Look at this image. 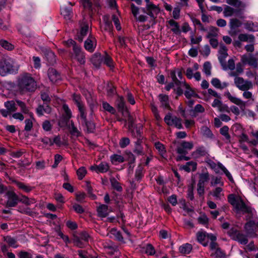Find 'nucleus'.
I'll return each instance as SVG.
<instances>
[{
  "label": "nucleus",
  "instance_id": "obj_5",
  "mask_svg": "<svg viewBox=\"0 0 258 258\" xmlns=\"http://www.w3.org/2000/svg\"><path fill=\"white\" fill-rule=\"evenodd\" d=\"M234 84L236 87L241 91H247L252 89L253 83L249 80H245L242 77H235Z\"/></svg>",
  "mask_w": 258,
  "mask_h": 258
},
{
  "label": "nucleus",
  "instance_id": "obj_34",
  "mask_svg": "<svg viewBox=\"0 0 258 258\" xmlns=\"http://www.w3.org/2000/svg\"><path fill=\"white\" fill-rule=\"evenodd\" d=\"M108 206L106 205H101L97 208L98 216L102 218H105L108 215Z\"/></svg>",
  "mask_w": 258,
  "mask_h": 258
},
{
  "label": "nucleus",
  "instance_id": "obj_42",
  "mask_svg": "<svg viewBox=\"0 0 258 258\" xmlns=\"http://www.w3.org/2000/svg\"><path fill=\"white\" fill-rule=\"evenodd\" d=\"M209 238L211 240V242L210 244V248L212 250H216L217 248H219L218 247V244L217 242H216V240L217 239L216 237L212 233L209 235Z\"/></svg>",
  "mask_w": 258,
  "mask_h": 258
},
{
  "label": "nucleus",
  "instance_id": "obj_50",
  "mask_svg": "<svg viewBox=\"0 0 258 258\" xmlns=\"http://www.w3.org/2000/svg\"><path fill=\"white\" fill-rule=\"evenodd\" d=\"M195 153L198 155L199 156H209L208 152L207 151L205 147L204 146H200L197 148Z\"/></svg>",
  "mask_w": 258,
  "mask_h": 258
},
{
  "label": "nucleus",
  "instance_id": "obj_39",
  "mask_svg": "<svg viewBox=\"0 0 258 258\" xmlns=\"http://www.w3.org/2000/svg\"><path fill=\"white\" fill-rule=\"evenodd\" d=\"M19 202H21L27 206H29L31 204L36 203V200L34 199L29 198L28 197L23 195L19 197Z\"/></svg>",
  "mask_w": 258,
  "mask_h": 258
},
{
  "label": "nucleus",
  "instance_id": "obj_60",
  "mask_svg": "<svg viewBox=\"0 0 258 258\" xmlns=\"http://www.w3.org/2000/svg\"><path fill=\"white\" fill-rule=\"evenodd\" d=\"M45 57L47 59L48 61L52 64L55 61V55L53 52L50 50L47 51L45 53Z\"/></svg>",
  "mask_w": 258,
  "mask_h": 258
},
{
  "label": "nucleus",
  "instance_id": "obj_20",
  "mask_svg": "<svg viewBox=\"0 0 258 258\" xmlns=\"http://www.w3.org/2000/svg\"><path fill=\"white\" fill-rule=\"evenodd\" d=\"M225 95L231 102L240 106L241 108L245 107V104L242 100L236 97L232 96L229 91L225 93Z\"/></svg>",
  "mask_w": 258,
  "mask_h": 258
},
{
  "label": "nucleus",
  "instance_id": "obj_47",
  "mask_svg": "<svg viewBox=\"0 0 258 258\" xmlns=\"http://www.w3.org/2000/svg\"><path fill=\"white\" fill-rule=\"evenodd\" d=\"M168 24L172 27L171 30L175 34H178L179 32V26L177 22L171 19L168 21Z\"/></svg>",
  "mask_w": 258,
  "mask_h": 258
},
{
  "label": "nucleus",
  "instance_id": "obj_8",
  "mask_svg": "<svg viewBox=\"0 0 258 258\" xmlns=\"http://www.w3.org/2000/svg\"><path fill=\"white\" fill-rule=\"evenodd\" d=\"M244 229L246 234L250 237H255L257 234L256 233V224L254 221L250 220L246 222Z\"/></svg>",
  "mask_w": 258,
  "mask_h": 258
},
{
  "label": "nucleus",
  "instance_id": "obj_55",
  "mask_svg": "<svg viewBox=\"0 0 258 258\" xmlns=\"http://www.w3.org/2000/svg\"><path fill=\"white\" fill-rule=\"evenodd\" d=\"M235 11L233 8L226 5L224 9L223 14L225 17H230L233 15Z\"/></svg>",
  "mask_w": 258,
  "mask_h": 258
},
{
  "label": "nucleus",
  "instance_id": "obj_56",
  "mask_svg": "<svg viewBox=\"0 0 258 258\" xmlns=\"http://www.w3.org/2000/svg\"><path fill=\"white\" fill-rule=\"evenodd\" d=\"M151 109L152 110V113L154 114V116L157 121H160L161 120V118L159 113L157 107L155 106L154 103H151Z\"/></svg>",
  "mask_w": 258,
  "mask_h": 258
},
{
  "label": "nucleus",
  "instance_id": "obj_30",
  "mask_svg": "<svg viewBox=\"0 0 258 258\" xmlns=\"http://www.w3.org/2000/svg\"><path fill=\"white\" fill-rule=\"evenodd\" d=\"M219 29L216 27L210 26L209 28V32H208L206 37L208 38H216L218 36Z\"/></svg>",
  "mask_w": 258,
  "mask_h": 258
},
{
  "label": "nucleus",
  "instance_id": "obj_54",
  "mask_svg": "<svg viewBox=\"0 0 258 258\" xmlns=\"http://www.w3.org/2000/svg\"><path fill=\"white\" fill-rule=\"evenodd\" d=\"M201 130L203 135L207 138H211L213 136L212 131L206 126H202Z\"/></svg>",
  "mask_w": 258,
  "mask_h": 258
},
{
  "label": "nucleus",
  "instance_id": "obj_62",
  "mask_svg": "<svg viewBox=\"0 0 258 258\" xmlns=\"http://www.w3.org/2000/svg\"><path fill=\"white\" fill-rule=\"evenodd\" d=\"M126 160L128 163H134L136 161L135 156L131 151H125Z\"/></svg>",
  "mask_w": 258,
  "mask_h": 258
},
{
  "label": "nucleus",
  "instance_id": "obj_24",
  "mask_svg": "<svg viewBox=\"0 0 258 258\" xmlns=\"http://www.w3.org/2000/svg\"><path fill=\"white\" fill-rule=\"evenodd\" d=\"M83 123L82 124H84L86 128V132L87 133H94L96 130L95 123L93 121H89L87 118L86 120H83Z\"/></svg>",
  "mask_w": 258,
  "mask_h": 258
},
{
  "label": "nucleus",
  "instance_id": "obj_53",
  "mask_svg": "<svg viewBox=\"0 0 258 258\" xmlns=\"http://www.w3.org/2000/svg\"><path fill=\"white\" fill-rule=\"evenodd\" d=\"M229 127L227 125H225L221 127L220 130V133L223 136L226 140L228 141H230V136L229 134Z\"/></svg>",
  "mask_w": 258,
  "mask_h": 258
},
{
  "label": "nucleus",
  "instance_id": "obj_52",
  "mask_svg": "<svg viewBox=\"0 0 258 258\" xmlns=\"http://www.w3.org/2000/svg\"><path fill=\"white\" fill-rule=\"evenodd\" d=\"M110 183L112 187L118 191H121L122 190V187L120 186V183L117 181V180L114 178H111Z\"/></svg>",
  "mask_w": 258,
  "mask_h": 258
},
{
  "label": "nucleus",
  "instance_id": "obj_27",
  "mask_svg": "<svg viewBox=\"0 0 258 258\" xmlns=\"http://www.w3.org/2000/svg\"><path fill=\"white\" fill-rule=\"evenodd\" d=\"M238 39L241 42H249L250 43H253L255 40V37L252 34H240L238 35Z\"/></svg>",
  "mask_w": 258,
  "mask_h": 258
},
{
  "label": "nucleus",
  "instance_id": "obj_7",
  "mask_svg": "<svg viewBox=\"0 0 258 258\" xmlns=\"http://www.w3.org/2000/svg\"><path fill=\"white\" fill-rule=\"evenodd\" d=\"M73 51L72 58L76 59L81 64H84L85 63V56L81 46L80 45L75 46L73 48Z\"/></svg>",
  "mask_w": 258,
  "mask_h": 258
},
{
  "label": "nucleus",
  "instance_id": "obj_21",
  "mask_svg": "<svg viewBox=\"0 0 258 258\" xmlns=\"http://www.w3.org/2000/svg\"><path fill=\"white\" fill-rule=\"evenodd\" d=\"M159 99L161 104V107L164 109L171 110L169 101V97L168 95L160 94L159 95Z\"/></svg>",
  "mask_w": 258,
  "mask_h": 258
},
{
  "label": "nucleus",
  "instance_id": "obj_63",
  "mask_svg": "<svg viewBox=\"0 0 258 258\" xmlns=\"http://www.w3.org/2000/svg\"><path fill=\"white\" fill-rule=\"evenodd\" d=\"M211 185H216L219 184L220 186L224 185V182L222 180V177L220 176L214 177L211 182Z\"/></svg>",
  "mask_w": 258,
  "mask_h": 258
},
{
  "label": "nucleus",
  "instance_id": "obj_49",
  "mask_svg": "<svg viewBox=\"0 0 258 258\" xmlns=\"http://www.w3.org/2000/svg\"><path fill=\"white\" fill-rule=\"evenodd\" d=\"M242 25V22L236 18H233L230 20L229 27L238 29Z\"/></svg>",
  "mask_w": 258,
  "mask_h": 258
},
{
  "label": "nucleus",
  "instance_id": "obj_59",
  "mask_svg": "<svg viewBox=\"0 0 258 258\" xmlns=\"http://www.w3.org/2000/svg\"><path fill=\"white\" fill-rule=\"evenodd\" d=\"M209 179V174L208 172L202 173L200 175L199 184L205 185V182Z\"/></svg>",
  "mask_w": 258,
  "mask_h": 258
},
{
  "label": "nucleus",
  "instance_id": "obj_14",
  "mask_svg": "<svg viewBox=\"0 0 258 258\" xmlns=\"http://www.w3.org/2000/svg\"><path fill=\"white\" fill-rule=\"evenodd\" d=\"M210 234L206 232L199 231L197 233V240L204 246H207L208 244V239H209V235Z\"/></svg>",
  "mask_w": 258,
  "mask_h": 258
},
{
  "label": "nucleus",
  "instance_id": "obj_3",
  "mask_svg": "<svg viewBox=\"0 0 258 258\" xmlns=\"http://www.w3.org/2000/svg\"><path fill=\"white\" fill-rule=\"evenodd\" d=\"M19 66L16 61L9 56H4L0 59V75L5 77L8 74L18 73Z\"/></svg>",
  "mask_w": 258,
  "mask_h": 258
},
{
  "label": "nucleus",
  "instance_id": "obj_26",
  "mask_svg": "<svg viewBox=\"0 0 258 258\" xmlns=\"http://www.w3.org/2000/svg\"><path fill=\"white\" fill-rule=\"evenodd\" d=\"M242 60L243 62H246L250 66H251L254 68L258 67V57L256 58L250 55L248 57H246L245 59H244V57H243Z\"/></svg>",
  "mask_w": 258,
  "mask_h": 258
},
{
  "label": "nucleus",
  "instance_id": "obj_35",
  "mask_svg": "<svg viewBox=\"0 0 258 258\" xmlns=\"http://www.w3.org/2000/svg\"><path fill=\"white\" fill-rule=\"evenodd\" d=\"M4 106L11 113L15 112L17 109L16 103L14 100L5 102Z\"/></svg>",
  "mask_w": 258,
  "mask_h": 258
},
{
  "label": "nucleus",
  "instance_id": "obj_48",
  "mask_svg": "<svg viewBox=\"0 0 258 258\" xmlns=\"http://www.w3.org/2000/svg\"><path fill=\"white\" fill-rule=\"evenodd\" d=\"M110 233L111 234H112L114 236L116 240H117V241H123V237L121 234V232L117 230L116 229L112 228L110 231Z\"/></svg>",
  "mask_w": 258,
  "mask_h": 258
},
{
  "label": "nucleus",
  "instance_id": "obj_43",
  "mask_svg": "<svg viewBox=\"0 0 258 258\" xmlns=\"http://www.w3.org/2000/svg\"><path fill=\"white\" fill-rule=\"evenodd\" d=\"M226 3L231 6L238 8H242L244 9L245 7V4L239 0H226Z\"/></svg>",
  "mask_w": 258,
  "mask_h": 258
},
{
  "label": "nucleus",
  "instance_id": "obj_4",
  "mask_svg": "<svg viewBox=\"0 0 258 258\" xmlns=\"http://www.w3.org/2000/svg\"><path fill=\"white\" fill-rule=\"evenodd\" d=\"M146 3V7L141 8V10L143 13L149 16L150 18L154 21L157 17V15L160 12V9L157 6L151 3L150 1L149 3Z\"/></svg>",
  "mask_w": 258,
  "mask_h": 258
},
{
  "label": "nucleus",
  "instance_id": "obj_51",
  "mask_svg": "<svg viewBox=\"0 0 258 258\" xmlns=\"http://www.w3.org/2000/svg\"><path fill=\"white\" fill-rule=\"evenodd\" d=\"M0 45L8 50H12L14 48V46L13 44L4 39L0 40Z\"/></svg>",
  "mask_w": 258,
  "mask_h": 258
},
{
  "label": "nucleus",
  "instance_id": "obj_46",
  "mask_svg": "<svg viewBox=\"0 0 258 258\" xmlns=\"http://www.w3.org/2000/svg\"><path fill=\"white\" fill-rule=\"evenodd\" d=\"M79 112V115L82 120H86L87 112L84 103L77 106Z\"/></svg>",
  "mask_w": 258,
  "mask_h": 258
},
{
  "label": "nucleus",
  "instance_id": "obj_12",
  "mask_svg": "<svg viewBox=\"0 0 258 258\" xmlns=\"http://www.w3.org/2000/svg\"><path fill=\"white\" fill-rule=\"evenodd\" d=\"M90 170L97 173H105L109 169L108 164L105 162H102L99 165H94L90 168Z\"/></svg>",
  "mask_w": 258,
  "mask_h": 258
},
{
  "label": "nucleus",
  "instance_id": "obj_36",
  "mask_svg": "<svg viewBox=\"0 0 258 258\" xmlns=\"http://www.w3.org/2000/svg\"><path fill=\"white\" fill-rule=\"evenodd\" d=\"M61 14L66 20H70L73 16L72 9L64 7L61 9Z\"/></svg>",
  "mask_w": 258,
  "mask_h": 258
},
{
  "label": "nucleus",
  "instance_id": "obj_9",
  "mask_svg": "<svg viewBox=\"0 0 258 258\" xmlns=\"http://www.w3.org/2000/svg\"><path fill=\"white\" fill-rule=\"evenodd\" d=\"M219 55L218 56V59L223 69L226 70H227V68L225 59L228 56L227 47L225 45H221L219 50Z\"/></svg>",
  "mask_w": 258,
  "mask_h": 258
},
{
  "label": "nucleus",
  "instance_id": "obj_13",
  "mask_svg": "<svg viewBox=\"0 0 258 258\" xmlns=\"http://www.w3.org/2000/svg\"><path fill=\"white\" fill-rule=\"evenodd\" d=\"M48 77L52 83H57L61 80L60 74L54 69L49 68L47 71Z\"/></svg>",
  "mask_w": 258,
  "mask_h": 258
},
{
  "label": "nucleus",
  "instance_id": "obj_58",
  "mask_svg": "<svg viewBox=\"0 0 258 258\" xmlns=\"http://www.w3.org/2000/svg\"><path fill=\"white\" fill-rule=\"evenodd\" d=\"M191 20L194 25L195 26H196V25L198 26L199 27V29L201 31H204V32L207 31V29L204 27V26L203 25V24L201 23V22H200V21L199 19H198L195 17H191Z\"/></svg>",
  "mask_w": 258,
  "mask_h": 258
},
{
  "label": "nucleus",
  "instance_id": "obj_18",
  "mask_svg": "<svg viewBox=\"0 0 258 258\" xmlns=\"http://www.w3.org/2000/svg\"><path fill=\"white\" fill-rule=\"evenodd\" d=\"M248 237L246 234H244L241 231H239L235 237L233 238V240L237 241L241 244L245 245L248 243Z\"/></svg>",
  "mask_w": 258,
  "mask_h": 258
},
{
  "label": "nucleus",
  "instance_id": "obj_19",
  "mask_svg": "<svg viewBox=\"0 0 258 258\" xmlns=\"http://www.w3.org/2000/svg\"><path fill=\"white\" fill-rule=\"evenodd\" d=\"M145 170L143 166L140 164L138 165L135 173V180L137 182H140L144 176Z\"/></svg>",
  "mask_w": 258,
  "mask_h": 258
},
{
  "label": "nucleus",
  "instance_id": "obj_6",
  "mask_svg": "<svg viewBox=\"0 0 258 258\" xmlns=\"http://www.w3.org/2000/svg\"><path fill=\"white\" fill-rule=\"evenodd\" d=\"M6 197L7 200L6 202V207L7 208L15 207L19 202V197L13 190H9L7 192Z\"/></svg>",
  "mask_w": 258,
  "mask_h": 258
},
{
  "label": "nucleus",
  "instance_id": "obj_10",
  "mask_svg": "<svg viewBox=\"0 0 258 258\" xmlns=\"http://www.w3.org/2000/svg\"><path fill=\"white\" fill-rule=\"evenodd\" d=\"M52 108L50 106V104L43 103L39 104L36 108V113L38 116L44 115L45 113L49 114L51 112Z\"/></svg>",
  "mask_w": 258,
  "mask_h": 258
},
{
  "label": "nucleus",
  "instance_id": "obj_41",
  "mask_svg": "<svg viewBox=\"0 0 258 258\" xmlns=\"http://www.w3.org/2000/svg\"><path fill=\"white\" fill-rule=\"evenodd\" d=\"M192 249V246L190 244L185 243L181 245L179 247V251L182 254H188Z\"/></svg>",
  "mask_w": 258,
  "mask_h": 258
},
{
  "label": "nucleus",
  "instance_id": "obj_45",
  "mask_svg": "<svg viewBox=\"0 0 258 258\" xmlns=\"http://www.w3.org/2000/svg\"><path fill=\"white\" fill-rule=\"evenodd\" d=\"M103 62L110 69L114 68L113 61L112 58L108 54H106L105 56H103Z\"/></svg>",
  "mask_w": 258,
  "mask_h": 258
},
{
  "label": "nucleus",
  "instance_id": "obj_23",
  "mask_svg": "<svg viewBox=\"0 0 258 258\" xmlns=\"http://www.w3.org/2000/svg\"><path fill=\"white\" fill-rule=\"evenodd\" d=\"M92 64L96 68H99L103 62V56L100 53H95L91 58Z\"/></svg>",
  "mask_w": 258,
  "mask_h": 258
},
{
  "label": "nucleus",
  "instance_id": "obj_22",
  "mask_svg": "<svg viewBox=\"0 0 258 258\" xmlns=\"http://www.w3.org/2000/svg\"><path fill=\"white\" fill-rule=\"evenodd\" d=\"M40 98L43 101L44 103L50 104L51 98L49 96V88H46L44 90H42L40 93Z\"/></svg>",
  "mask_w": 258,
  "mask_h": 258
},
{
  "label": "nucleus",
  "instance_id": "obj_33",
  "mask_svg": "<svg viewBox=\"0 0 258 258\" xmlns=\"http://www.w3.org/2000/svg\"><path fill=\"white\" fill-rule=\"evenodd\" d=\"M62 108L64 112V113L62 115V117L63 118L64 121L67 123L72 117V111L69 108L68 105L67 104H63L62 106Z\"/></svg>",
  "mask_w": 258,
  "mask_h": 258
},
{
  "label": "nucleus",
  "instance_id": "obj_38",
  "mask_svg": "<svg viewBox=\"0 0 258 258\" xmlns=\"http://www.w3.org/2000/svg\"><path fill=\"white\" fill-rule=\"evenodd\" d=\"M176 70L174 69V70H172L170 71L169 76H170V77L172 79V82L175 83L176 86L182 85V84L183 83V82H185V81H183L178 80L177 79V78L176 77Z\"/></svg>",
  "mask_w": 258,
  "mask_h": 258
},
{
  "label": "nucleus",
  "instance_id": "obj_15",
  "mask_svg": "<svg viewBox=\"0 0 258 258\" xmlns=\"http://www.w3.org/2000/svg\"><path fill=\"white\" fill-rule=\"evenodd\" d=\"M12 182L15 184V185L19 189L22 190L26 193H29L35 188L34 186H31L28 184H27L22 182H20L17 180H14Z\"/></svg>",
  "mask_w": 258,
  "mask_h": 258
},
{
  "label": "nucleus",
  "instance_id": "obj_25",
  "mask_svg": "<svg viewBox=\"0 0 258 258\" xmlns=\"http://www.w3.org/2000/svg\"><path fill=\"white\" fill-rule=\"evenodd\" d=\"M182 85H183V86H184L186 89L184 94L186 98L190 99L191 97H196L198 96L194 90L185 81L183 82Z\"/></svg>",
  "mask_w": 258,
  "mask_h": 258
},
{
  "label": "nucleus",
  "instance_id": "obj_2",
  "mask_svg": "<svg viewBox=\"0 0 258 258\" xmlns=\"http://www.w3.org/2000/svg\"><path fill=\"white\" fill-rule=\"evenodd\" d=\"M227 200L236 212H241L243 214H248L251 217L253 216L254 210L251 207L247 205L240 196L231 194L228 196Z\"/></svg>",
  "mask_w": 258,
  "mask_h": 258
},
{
  "label": "nucleus",
  "instance_id": "obj_28",
  "mask_svg": "<svg viewBox=\"0 0 258 258\" xmlns=\"http://www.w3.org/2000/svg\"><path fill=\"white\" fill-rule=\"evenodd\" d=\"M197 163L195 161H189L186 163L182 168L184 171L189 172L191 171H194L197 169Z\"/></svg>",
  "mask_w": 258,
  "mask_h": 258
},
{
  "label": "nucleus",
  "instance_id": "obj_61",
  "mask_svg": "<svg viewBox=\"0 0 258 258\" xmlns=\"http://www.w3.org/2000/svg\"><path fill=\"white\" fill-rule=\"evenodd\" d=\"M16 101L17 105L20 107L21 110L23 113L26 114L29 112V109L25 102L19 100H17Z\"/></svg>",
  "mask_w": 258,
  "mask_h": 258
},
{
  "label": "nucleus",
  "instance_id": "obj_32",
  "mask_svg": "<svg viewBox=\"0 0 258 258\" xmlns=\"http://www.w3.org/2000/svg\"><path fill=\"white\" fill-rule=\"evenodd\" d=\"M115 104L118 108V111L123 112L124 110L125 107V101L122 96H118L115 101Z\"/></svg>",
  "mask_w": 258,
  "mask_h": 258
},
{
  "label": "nucleus",
  "instance_id": "obj_31",
  "mask_svg": "<svg viewBox=\"0 0 258 258\" xmlns=\"http://www.w3.org/2000/svg\"><path fill=\"white\" fill-rule=\"evenodd\" d=\"M103 21L104 23V29L107 31H111L113 28L112 22L109 15H104L103 17Z\"/></svg>",
  "mask_w": 258,
  "mask_h": 258
},
{
  "label": "nucleus",
  "instance_id": "obj_29",
  "mask_svg": "<svg viewBox=\"0 0 258 258\" xmlns=\"http://www.w3.org/2000/svg\"><path fill=\"white\" fill-rule=\"evenodd\" d=\"M3 239L8 243L9 246L15 248L18 247V245L17 244V240L16 238L8 235L4 236Z\"/></svg>",
  "mask_w": 258,
  "mask_h": 258
},
{
  "label": "nucleus",
  "instance_id": "obj_57",
  "mask_svg": "<svg viewBox=\"0 0 258 258\" xmlns=\"http://www.w3.org/2000/svg\"><path fill=\"white\" fill-rule=\"evenodd\" d=\"M102 107L105 111H108L112 114H114L116 112L115 108L111 106L107 102H103Z\"/></svg>",
  "mask_w": 258,
  "mask_h": 258
},
{
  "label": "nucleus",
  "instance_id": "obj_64",
  "mask_svg": "<svg viewBox=\"0 0 258 258\" xmlns=\"http://www.w3.org/2000/svg\"><path fill=\"white\" fill-rule=\"evenodd\" d=\"M144 249L145 252L150 255H153L155 253V248L151 244H147Z\"/></svg>",
  "mask_w": 258,
  "mask_h": 258
},
{
  "label": "nucleus",
  "instance_id": "obj_17",
  "mask_svg": "<svg viewBox=\"0 0 258 258\" xmlns=\"http://www.w3.org/2000/svg\"><path fill=\"white\" fill-rule=\"evenodd\" d=\"M89 31L88 24L83 23L81 25L80 31L77 35L76 39L80 42H82L85 36H86Z\"/></svg>",
  "mask_w": 258,
  "mask_h": 258
},
{
  "label": "nucleus",
  "instance_id": "obj_16",
  "mask_svg": "<svg viewBox=\"0 0 258 258\" xmlns=\"http://www.w3.org/2000/svg\"><path fill=\"white\" fill-rule=\"evenodd\" d=\"M220 169H221L225 173L226 176L231 182H234L233 178L230 173L222 163L218 162L217 166H216L213 170L216 174H218L220 173Z\"/></svg>",
  "mask_w": 258,
  "mask_h": 258
},
{
  "label": "nucleus",
  "instance_id": "obj_40",
  "mask_svg": "<svg viewBox=\"0 0 258 258\" xmlns=\"http://www.w3.org/2000/svg\"><path fill=\"white\" fill-rule=\"evenodd\" d=\"M90 237L87 232L85 231L82 232L80 234L79 237H78L76 238V242L77 243V245H79V244L81 243V240L88 242Z\"/></svg>",
  "mask_w": 258,
  "mask_h": 258
},
{
  "label": "nucleus",
  "instance_id": "obj_44",
  "mask_svg": "<svg viewBox=\"0 0 258 258\" xmlns=\"http://www.w3.org/2000/svg\"><path fill=\"white\" fill-rule=\"evenodd\" d=\"M154 146L159 153V154L163 156L166 153L165 148L163 144L160 142L155 143Z\"/></svg>",
  "mask_w": 258,
  "mask_h": 258
},
{
  "label": "nucleus",
  "instance_id": "obj_11",
  "mask_svg": "<svg viewBox=\"0 0 258 258\" xmlns=\"http://www.w3.org/2000/svg\"><path fill=\"white\" fill-rule=\"evenodd\" d=\"M96 46V40L95 37L89 35L88 38L84 42V47L89 52H92L94 51Z\"/></svg>",
  "mask_w": 258,
  "mask_h": 258
},
{
  "label": "nucleus",
  "instance_id": "obj_37",
  "mask_svg": "<svg viewBox=\"0 0 258 258\" xmlns=\"http://www.w3.org/2000/svg\"><path fill=\"white\" fill-rule=\"evenodd\" d=\"M110 158L111 163L114 165L123 163L125 161L124 158L122 156L115 154L111 155Z\"/></svg>",
  "mask_w": 258,
  "mask_h": 258
},
{
  "label": "nucleus",
  "instance_id": "obj_1",
  "mask_svg": "<svg viewBox=\"0 0 258 258\" xmlns=\"http://www.w3.org/2000/svg\"><path fill=\"white\" fill-rule=\"evenodd\" d=\"M17 87L21 94L34 92L37 88V83L32 75L24 73L17 80Z\"/></svg>",
  "mask_w": 258,
  "mask_h": 258
}]
</instances>
